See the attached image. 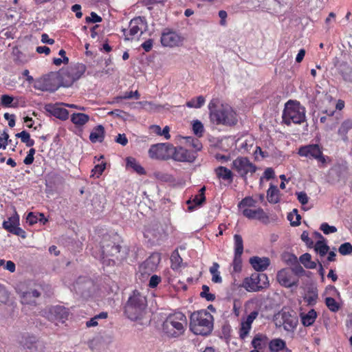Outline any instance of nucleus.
I'll return each mask as SVG.
<instances>
[{
	"instance_id": "a18cd8bd",
	"label": "nucleus",
	"mask_w": 352,
	"mask_h": 352,
	"mask_svg": "<svg viewBox=\"0 0 352 352\" xmlns=\"http://www.w3.org/2000/svg\"><path fill=\"white\" fill-rule=\"evenodd\" d=\"M171 261V267L173 270H177L182 262V258L179 256L177 252H175L173 253L170 257Z\"/></svg>"
},
{
	"instance_id": "412c9836",
	"label": "nucleus",
	"mask_w": 352,
	"mask_h": 352,
	"mask_svg": "<svg viewBox=\"0 0 352 352\" xmlns=\"http://www.w3.org/2000/svg\"><path fill=\"white\" fill-rule=\"evenodd\" d=\"M45 109L50 114L60 120H66L69 118V111L58 104H48L45 105Z\"/></svg>"
},
{
	"instance_id": "c03bdc74",
	"label": "nucleus",
	"mask_w": 352,
	"mask_h": 352,
	"mask_svg": "<svg viewBox=\"0 0 352 352\" xmlns=\"http://www.w3.org/2000/svg\"><path fill=\"white\" fill-rule=\"evenodd\" d=\"M325 304L328 309L333 312H337L340 309L339 304L331 297H327L325 298Z\"/></svg>"
},
{
	"instance_id": "864d4df0",
	"label": "nucleus",
	"mask_w": 352,
	"mask_h": 352,
	"mask_svg": "<svg viewBox=\"0 0 352 352\" xmlns=\"http://www.w3.org/2000/svg\"><path fill=\"white\" fill-rule=\"evenodd\" d=\"M120 251V246L119 245H113L111 246V250H109L107 248L103 250V254H105L107 256H115L116 254L119 253Z\"/></svg>"
},
{
	"instance_id": "aec40b11",
	"label": "nucleus",
	"mask_w": 352,
	"mask_h": 352,
	"mask_svg": "<svg viewBox=\"0 0 352 352\" xmlns=\"http://www.w3.org/2000/svg\"><path fill=\"white\" fill-rule=\"evenodd\" d=\"M162 45L173 47L182 43L181 36L175 32H164L161 36Z\"/></svg>"
},
{
	"instance_id": "49530a36",
	"label": "nucleus",
	"mask_w": 352,
	"mask_h": 352,
	"mask_svg": "<svg viewBox=\"0 0 352 352\" xmlns=\"http://www.w3.org/2000/svg\"><path fill=\"white\" fill-rule=\"evenodd\" d=\"M192 131L197 137H202L204 131L203 124L197 120H195L192 123Z\"/></svg>"
},
{
	"instance_id": "cd10ccee",
	"label": "nucleus",
	"mask_w": 352,
	"mask_h": 352,
	"mask_svg": "<svg viewBox=\"0 0 352 352\" xmlns=\"http://www.w3.org/2000/svg\"><path fill=\"white\" fill-rule=\"evenodd\" d=\"M280 192L276 186L270 185L267 192V199L270 203L277 204L279 202Z\"/></svg>"
},
{
	"instance_id": "6e6552de",
	"label": "nucleus",
	"mask_w": 352,
	"mask_h": 352,
	"mask_svg": "<svg viewBox=\"0 0 352 352\" xmlns=\"http://www.w3.org/2000/svg\"><path fill=\"white\" fill-rule=\"evenodd\" d=\"M147 27L146 22L144 17H135L133 19L129 26V30H124L125 39L131 40L135 36H141L146 30Z\"/></svg>"
},
{
	"instance_id": "e433bc0d",
	"label": "nucleus",
	"mask_w": 352,
	"mask_h": 352,
	"mask_svg": "<svg viewBox=\"0 0 352 352\" xmlns=\"http://www.w3.org/2000/svg\"><path fill=\"white\" fill-rule=\"evenodd\" d=\"M205 98L199 96L197 98H193L186 102V106L189 108H201L205 103Z\"/></svg>"
},
{
	"instance_id": "7ed1b4c3",
	"label": "nucleus",
	"mask_w": 352,
	"mask_h": 352,
	"mask_svg": "<svg viewBox=\"0 0 352 352\" xmlns=\"http://www.w3.org/2000/svg\"><path fill=\"white\" fill-rule=\"evenodd\" d=\"M213 329V316L206 310L192 313L190 317V329L197 335H208Z\"/></svg>"
},
{
	"instance_id": "c9c22d12",
	"label": "nucleus",
	"mask_w": 352,
	"mask_h": 352,
	"mask_svg": "<svg viewBox=\"0 0 352 352\" xmlns=\"http://www.w3.org/2000/svg\"><path fill=\"white\" fill-rule=\"evenodd\" d=\"M315 251L320 254V256H324L329 251V248L324 240H318L314 245Z\"/></svg>"
},
{
	"instance_id": "5fc2aeb1",
	"label": "nucleus",
	"mask_w": 352,
	"mask_h": 352,
	"mask_svg": "<svg viewBox=\"0 0 352 352\" xmlns=\"http://www.w3.org/2000/svg\"><path fill=\"white\" fill-rule=\"evenodd\" d=\"M296 196H297V199L298 200V201L302 204V205H305L308 203L309 201V197L307 196V195L306 194V192H297L296 193Z\"/></svg>"
},
{
	"instance_id": "72a5a7b5",
	"label": "nucleus",
	"mask_w": 352,
	"mask_h": 352,
	"mask_svg": "<svg viewBox=\"0 0 352 352\" xmlns=\"http://www.w3.org/2000/svg\"><path fill=\"white\" fill-rule=\"evenodd\" d=\"M50 81L51 79L45 78L43 82H41L39 86L36 87V88L42 91H47L50 92L56 91L58 88V86L56 84L52 83Z\"/></svg>"
},
{
	"instance_id": "13d9d810",
	"label": "nucleus",
	"mask_w": 352,
	"mask_h": 352,
	"mask_svg": "<svg viewBox=\"0 0 352 352\" xmlns=\"http://www.w3.org/2000/svg\"><path fill=\"white\" fill-rule=\"evenodd\" d=\"M302 241H304L308 247L314 246L313 241L309 237V233L307 231H304L300 236Z\"/></svg>"
},
{
	"instance_id": "bb28decb",
	"label": "nucleus",
	"mask_w": 352,
	"mask_h": 352,
	"mask_svg": "<svg viewBox=\"0 0 352 352\" xmlns=\"http://www.w3.org/2000/svg\"><path fill=\"white\" fill-rule=\"evenodd\" d=\"M89 120V116L82 113H75L71 116V121L76 126H83Z\"/></svg>"
},
{
	"instance_id": "3c124183",
	"label": "nucleus",
	"mask_w": 352,
	"mask_h": 352,
	"mask_svg": "<svg viewBox=\"0 0 352 352\" xmlns=\"http://www.w3.org/2000/svg\"><path fill=\"white\" fill-rule=\"evenodd\" d=\"M339 252L342 255H348L352 252V245L350 243H344L339 248Z\"/></svg>"
},
{
	"instance_id": "58836bf2",
	"label": "nucleus",
	"mask_w": 352,
	"mask_h": 352,
	"mask_svg": "<svg viewBox=\"0 0 352 352\" xmlns=\"http://www.w3.org/2000/svg\"><path fill=\"white\" fill-rule=\"evenodd\" d=\"M266 340L267 338L265 336H263L261 334H257L252 341V346L255 349H261L264 347L266 343Z\"/></svg>"
},
{
	"instance_id": "f03ea898",
	"label": "nucleus",
	"mask_w": 352,
	"mask_h": 352,
	"mask_svg": "<svg viewBox=\"0 0 352 352\" xmlns=\"http://www.w3.org/2000/svg\"><path fill=\"white\" fill-rule=\"evenodd\" d=\"M187 318L182 312L170 314L162 324V331L168 338H176L185 332Z\"/></svg>"
},
{
	"instance_id": "423d86ee",
	"label": "nucleus",
	"mask_w": 352,
	"mask_h": 352,
	"mask_svg": "<svg viewBox=\"0 0 352 352\" xmlns=\"http://www.w3.org/2000/svg\"><path fill=\"white\" fill-rule=\"evenodd\" d=\"M269 285L268 277L265 274L254 273L244 279L242 286L249 292H258Z\"/></svg>"
},
{
	"instance_id": "6ab92c4d",
	"label": "nucleus",
	"mask_w": 352,
	"mask_h": 352,
	"mask_svg": "<svg viewBox=\"0 0 352 352\" xmlns=\"http://www.w3.org/2000/svg\"><path fill=\"white\" fill-rule=\"evenodd\" d=\"M23 346L26 352H43V345L34 336H27L23 341Z\"/></svg>"
},
{
	"instance_id": "20e7f679",
	"label": "nucleus",
	"mask_w": 352,
	"mask_h": 352,
	"mask_svg": "<svg viewBox=\"0 0 352 352\" xmlns=\"http://www.w3.org/2000/svg\"><path fill=\"white\" fill-rule=\"evenodd\" d=\"M305 108L299 102L289 100L285 104L283 120L287 125L301 124L306 120Z\"/></svg>"
},
{
	"instance_id": "ddd939ff",
	"label": "nucleus",
	"mask_w": 352,
	"mask_h": 352,
	"mask_svg": "<svg viewBox=\"0 0 352 352\" xmlns=\"http://www.w3.org/2000/svg\"><path fill=\"white\" fill-rule=\"evenodd\" d=\"M278 282L285 287H291L296 285L298 281L297 276L293 274V271L289 268L282 269L277 273Z\"/></svg>"
},
{
	"instance_id": "4be33fe9",
	"label": "nucleus",
	"mask_w": 352,
	"mask_h": 352,
	"mask_svg": "<svg viewBox=\"0 0 352 352\" xmlns=\"http://www.w3.org/2000/svg\"><path fill=\"white\" fill-rule=\"evenodd\" d=\"M250 263L256 271L262 272L268 267L270 261L267 257L253 256L250 258Z\"/></svg>"
},
{
	"instance_id": "a211bd4d",
	"label": "nucleus",
	"mask_w": 352,
	"mask_h": 352,
	"mask_svg": "<svg viewBox=\"0 0 352 352\" xmlns=\"http://www.w3.org/2000/svg\"><path fill=\"white\" fill-rule=\"evenodd\" d=\"M258 314L257 311H252L247 316L245 320L241 322L239 332L241 339L245 340L248 337L252 328V324L258 316Z\"/></svg>"
},
{
	"instance_id": "09e8293b",
	"label": "nucleus",
	"mask_w": 352,
	"mask_h": 352,
	"mask_svg": "<svg viewBox=\"0 0 352 352\" xmlns=\"http://www.w3.org/2000/svg\"><path fill=\"white\" fill-rule=\"evenodd\" d=\"M200 295L202 298H205L208 301H213L215 299V295L210 293L209 287L206 285L202 286V292Z\"/></svg>"
},
{
	"instance_id": "473e14b6",
	"label": "nucleus",
	"mask_w": 352,
	"mask_h": 352,
	"mask_svg": "<svg viewBox=\"0 0 352 352\" xmlns=\"http://www.w3.org/2000/svg\"><path fill=\"white\" fill-rule=\"evenodd\" d=\"M257 201L252 197L243 198L238 204V208L242 210L245 208H252L256 207Z\"/></svg>"
},
{
	"instance_id": "4c0bfd02",
	"label": "nucleus",
	"mask_w": 352,
	"mask_h": 352,
	"mask_svg": "<svg viewBox=\"0 0 352 352\" xmlns=\"http://www.w3.org/2000/svg\"><path fill=\"white\" fill-rule=\"evenodd\" d=\"M15 136L18 138H20L21 142L25 143V145L28 147H31L34 144V140L30 138V133L25 131H23L16 133Z\"/></svg>"
},
{
	"instance_id": "c756f323",
	"label": "nucleus",
	"mask_w": 352,
	"mask_h": 352,
	"mask_svg": "<svg viewBox=\"0 0 352 352\" xmlns=\"http://www.w3.org/2000/svg\"><path fill=\"white\" fill-rule=\"evenodd\" d=\"M340 73L344 81L352 83V66L347 64L341 65Z\"/></svg>"
},
{
	"instance_id": "a19ab883",
	"label": "nucleus",
	"mask_w": 352,
	"mask_h": 352,
	"mask_svg": "<svg viewBox=\"0 0 352 352\" xmlns=\"http://www.w3.org/2000/svg\"><path fill=\"white\" fill-rule=\"evenodd\" d=\"M323 113H325L326 116H322L320 118V121L321 123H324L326 122H330L333 120V117L334 115H336V118H338V116H340V113L332 110H325Z\"/></svg>"
},
{
	"instance_id": "393cba45",
	"label": "nucleus",
	"mask_w": 352,
	"mask_h": 352,
	"mask_svg": "<svg viewBox=\"0 0 352 352\" xmlns=\"http://www.w3.org/2000/svg\"><path fill=\"white\" fill-rule=\"evenodd\" d=\"M104 138V129L102 125H98L90 133L89 140L92 143L102 142Z\"/></svg>"
},
{
	"instance_id": "b1692460",
	"label": "nucleus",
	"mask_w": 352,
	"mask_h": 352,
	"mask_svg": "<svg viewBox=\"0 0 352 352\" xmlns=\"http://www.w3.org/2000/svg\"><path fill=\"white\" fill-rule=\"evenodd\" d=\"M317 313L314 309H310L307 313L302 312L300 314L302 324L305 327H309L312 325L316 318Z\"/></svg>"
},
{
	"instance_id": "680f3d73",
	"label": "nucleus",
	"mask_w": 352,
	"mask_h": 352,
	"mask_svg": "<svg viewBox=\"0 0 352 352\" xmlns=\"http://www.w3.org/2000/svg\"><path fill=\"white\" fill-rule=\"evenodd\" d=\"M27 222L30 225H33L38 221V214L36 215L33 212H29L26 217Z\"/></svg>"
},
{
	"instance_id": "1a4fd4ad",
	"label": "nucleus",
	"mask_w": 352,
	"mask_h": 352,
	"mask_svg": "<svg viewBox=\"0 0 352 352\" xmlns=\"http://www.w3.org/2000/svg\"><path fill=\"white\" fill-rule=\"evenodd\" d=\"M275 323L276 327H283L287 331H294L298 324V319L289 312L282 311L276 316Z\"/></svg>"
},
{
	"instance_id": "79ce46f5",
	"label": "nucleus",
	"mask_w": 352,
	"mask_h": 352,
	"mask_svg": "<svg viewBox=\"0 0 352 352\" xmlns=\"http://www.w3.org/2000/svg\"><path fill=\"white\" fill-rule=\"evenodd\" d=\"M288 220L292 226H297L300 225V215L298 214L296 209H294L292 212L289 213L287 216Z\"/></svg>"
},
{
	"instance_id": "37998d69",
	"label": "nucleus",
	"mask_w": 352,
	"mask_h": 352,
	"mask_svg": "<svg viewBox=\"0 0 352 352\" xmlns=\"http://www.w3.org/2000/svg\"><path fill=\"white\" fill-rule=\"evenodd\" d=\"M205 190H206V187L204 186L199 190V194L196 195L194 197L192 201L195 204V205L201 206L205 201V200H206V197H205V194H204Z\"/></svg>"
},
{
	"instance_id": "4d7b16f0",
	"label": "nucleus",
	"mask_w": 352,
	"mask_h": 352,
	"mask_svg": "<svg viewBox=\"0 0 352 352\" xmlns=\"http://www.w3.org/2000/svg\"><path fill=\"white\" fill-rule=\"evenodd\" d=\"M9 298V294L6 289L0 285V304L5 303Z\"/></svg>"
},
{
	"instance_id": "4468645a",
	"label": "nucleus",
	"mask_w": 352,
	"mask_h": 352,
	"mask_svg": "<svg viewBox=\"0 0 352 352\" xmlns=\"http://www.w3.org/2000/svg\"><path fill=\"white\" fill-rule=\"evenodd\" d=\"M171 158L177 162H192L196 158V155L195 152L188 151L184 147L173 146Z\"/></svg>"
},
{
	"instance_id": "f3484780",
	"label": "nucleus",
	"mask_w": 352,
	"mask_h": 352,
	"mask_svg": "<svg viewBox=\"0 0 352 352\" xmlns=\"http://www.w3.org/2000/svg\"><path fill=\"white\" fill-rule=\"evenodd\" d=\"M242 214L249 219H257L263 222H266L268 220L267 214L260 207L243 209Z\"/></svg>"
},
{
	"instance_id": "7c9ffc66",
	"label": "nucleus",
	"mask_w": 352,
	"mask_h": 352,
	"mask_svg": "<svg viewBox=\"0 0 352 352\" xmlns=\"http://www.w3.org/2000/svg\"><path fill=\"white\" fill-rule=\"evenodd\" d=\"M215 173L217 176L226 181H232V173L230 170L224 167V166H219L215 169Z\"/></svg>"
},
{
	"instance_id": "0e129e2a",
	"label": "nucleus",
	"mask_w": 352,
	"mask_h": 352,
	"mask_svg": "<svg viewBox=\"0 0 352 352\" xmlns=\"http://www.w3.org/2000/svg\"><path fill=\"white\" fill-rule=\"evenodd\" d=\"M285 260L289 265H294L298 263L297 257L292 254H287L285 256Z\"/></svg>"
},
{
	"instance_id": "f8f14e48",
	"label": "nucleus",
	"mask_w": 352,
	"mask_h": 352,
	"mask_svg": "<svg viewBox=\"0 0 352 352\" xmlns=\"http://www.w3.org/2000/svg\"><path fill=\"white\" fill-rule=\"evenodd\" d=\"M146 307H140V306H135L127 302L125 306V314L127 318L132 320L138 322L140 324H144L142 321L146 314Z\"/></svg>"
},
{
	"instance_id": "052dcab7",
	"label": "nucleus",
	"mask_w": 352,
	"mask_h": 352,
	"mask_svg": "<svg viewBox=\"0 0 352 352\" xmlns=\"http://www.w3.org/2000/svg\"><path fill=\"white\" fill-rule=\"evenodd\" d=\"M8 138L9 135L8 134V133L3 131V133L1 134V137L0 138V148L5 149L6 148Z\"/></svg>"
},
{
	"instance_id": "774afa93",
	"label": "nucleus",
	"mask_w": 352,
	"mask_h": 352,
	"mask_svg": "<svg viewBox=\"0 0 352 352\" xmlns=\"http://www.w3.org/2000/svg\"><path fill=\"white\" fill-rule=\"evenodd\" d=\"M116 142L122 146H126L128 143V139L124 133L118 134L116 139Z\"/></svg>"
},
{
	"instance_id": "ea45409f",
	"label": "nucleus",
	"mask_w": 352,
	"mask_h": 352,
	"mask_svg": "<svg viewBox=\"0 0 352 352\" xmlns=\"http://www.w3.org/2000/svg\"><path fill=\"white\" fill-rule=\"evenodd\" d=\"M234 241V254L241 255L243 252V242L241 235L235 234Z\"/></svg>"
},
{
	"instance_id": "9b49d317",
	"label": "nucleus",
	"mask_w": 352,
	"mask_h": 352,
	"mask_svg": "<svg viewBox=\"0 0 352 352\" xmlns=\"http://www.w3.org/2000/svg\"><path fill=\"white\" fill-rule=\"evenodd\" d=\"M232 168L235 169L241 177H245L248 173H254L256 166L251 163L247 157H237L232 162Z\"/></svg>"
},
{
	"instance_id": "f704fd0d",
	"label": "nucleus",
	"mask_w": 352,
	"mask_h": 352,
	"mask_svg": "<svg viewBox=\"0 0 352 352\" xmlns=\"http://www.w3.org/2000/svg\"><path fill=\"white\" fill-rule=\"evenodd\" d=\"M285 346V342L280 338L271 340L269 344L270 349L272 352H278L284 349Z\"/></svg>"
},
{
	"instance_id": "a878e982",
	"label": "nucleus",
	"mask_w": 352,
	"mask_h": 352,
	"mask_svg": "<svg viewBox=\"0 0 352 352\" xmlns=\"http://www.w3.org/2000/svg\"><path fill=\"white\" fill-rule=\"evenodd\" d=\"M126 168L132 169L134 172L139 175H144L146 173L144 168L140 163L133 157H128L126 159Z\"/></svg>"
},
{
	"instance_id": "603ef678",
	"label": "nucleus",
	"mask_w": 352,
	"mask_h": 352,
	"mask_svg": "<svg viewBox=\"0 0 352 352\" xmlns=\"http://www.w3.org/2000/svg\"><path fill=\"white\" fill-rule=\"evenodd\" d=\"M105 169V164H97L92 169V175L99 177Z\"/></svg>"
},
{
	"instance_id": "39448f33",
	"label": "nucleus",
	"mask_w": 352,
	"mask_h": 352,
	"mask_svg": "<svg viewBox=\"0 0 352 352\" xmlns=\"http://www.w3.org/2000/svg\"><path fill=\"white\" fill-rule=\"evenodd\" d=\"M298 154L310 160H316L319 168H324L329 162V158L322 153V148L317 144L302 146L298 148Z\"/></svg>"
},
{
	"instance_id": "2eb2a0df",
	"label": "nucleus",
	"mask_w": 352,
	"mask_h": 352,
	"mask_svg": "<svg viewBox=\"0 0 352 352\" xmlns=\"http://www.w3.org/2000/svg\"><path fill=\"white\" fill-rule=\"evenodd\" d=\"M69 313L67 309L62 306H55L50 309L47 318L49 320L56 324L63 323L67 319Z\"/></svg>"
},
{
	"instance_id": "0eeeda50",
	"label": "nucleus",
	"mask_w": 352,
	"mask_h": 352,
	"mask_svg": "<svg viewBox=\"0 0 352 352\" xmlns=\"http://www.w3.org/2000/svg\"><path fill=\"white\" fill-rule=\"evenodd\" d=\"M173 146L170 143H158L151 146L148 155L152 159L166 160L171 158Z\"/></svg>"
},
{
	"instance_id": "de8ad7c7",
	"label": "nucleus",
	"mask_w": 352,
	"mask_h": 352,
	"mask_svg": "<svg viewBox=\"0 0 352 352\" xmlns=\"http://www.w3.org/2000/svg\"><path fill=\"white\" fill-rule=\"evenodd\" d=\"M233 270L232 272H239L241 270L242 260L241 255L234 254V257L232 263Z\"/></svg>"
},
{
	"instance_id": "338daca9",
	"label": "nucleus",
	"mask_w": 352,
	"mask_h": 352,
	"mask_svg": "<svg viewBox=\"0 0 352 352\" xmlns=\"http://www.w3.org/2000/svg\"><path fill=\"white\" fill-rule=\"evenodd\" d=\"M190 140L192 142L191 147L194 148L195 153L201 150L202 144L197 138L190 139Z\"/></svg>"
},
{
	"instance_id": "dca6fc26",
	"label": "nucleus",
	"mask_w": 352,
	"mask_h": 352,
	"mask_svg": "<svg viewBox=\"0 0 352 352\" xmlns=\"http://www.w3.org/2000/svg\"><path fill=\"white\" fill-rule=\"evenodd\" d=\"M21 302L25 305H35L36 299L40 296L41 292L36 288H30L25 291L17 290Z\"/></svg>"
},
{
	"instance_id": "bf43d9fd",
	"label": "nucleus",
	"mask_w": 352,
	"mask_h": 352,
	"mask_svg": "<svg viewBox=\"0 0 352 352\" xmlns=\"http://www.w3.org/2000/svg\"><path fill=\"white\" fill-rule=\"evenodd\" d=\"M161 282L160 276L157 275H153L150 278L148 286L151 288H155L158 285V284Z\"/></svg>"
},
{
	"instance_id": "e2e57ef3",
	"label": "nucleus",
	"mask_w": 352,
	"mask_h": 352,
	"mask_svg": "<svg viewBox=\"0 0 352 352\" xmlns=\"http://www.w3.org/2000/svg\"><path fill=\"white\" fill-rule=\"evenodd\" d=\"M101 21H102V18L94 12H92L91 13L90 16H87L86 18V21L87 23H89V22L97 23V22H100Z\"/></svg>"
},
{
	"instance_id": "6e6d98bb",
	"label": "nucleus",
	"mask_w": 352,
	"mask_h": 352,
	"mask_svg": "<svg viewBox=\"0 0 352 352\" xmlns=\"http://www.w3.org/2000/svg\"><path fill=\"white\" fill-rule=\"evenodd\" d=\"M14 98L12 96H10L9 95H2L1 97V102L2 105L5 107H10L11 105V103L13 102Z\"/></svg>"
},
{
	"instance_id": "2f4dec72",
	"label": "nucleus",
	"mask_w": 352,
	"mask_h": 352,
	"mask_svg": "<svg viewBox=\"0 0 352 352\" xmlns=\"http://www.w3.org/2000/svg\"><path fill=\"white\" fill-rule=\"evenodd\" d=\"M19 225V218L18 215L10 217L7 221L3 222V228L9 232H11V230Z\"/></svg>"
},
{
	"instance_id": "8fccbe9b",
	"label": "nucleus",
	"mask_w": 352,
	"mask_h": 352,
	"mask_svg": "<svg viewBox=\"0 0 352 352\" xmlns=\"http://www.w3.org/2000/svg\"><path fill=\"white\" fill-rule=\"evenodd\" d=\"M320 229L325 234H329L337 232V228L335 226H329L327 223H322L320 225Z\"/></svg>"
},
{
	"instance_id": "c85d7f7f",
	"label": "nucleus",
	"mask_w": 352,
	"mask_h": 352,
	"mask_svg": "<svg viewBox=\"0 0 352 352\" xmlns=\"http://www.w3.org/2000/svg\"><path fill=\"white\" fill-rule=\"evenodd\" d=\"M352 129V120L346 119L343 121L339 127L338 135H340L343 140H347L346 134L349 130Z\"/></svg>"
},
{
	"instance_id": "9d476101",
	"label": "nucleus",
	"mask_w": 352,
	"mask_h": 352,
	"mask_svg": "<svg viewBox=\"0 0 352 352\" xmlns=\"http://www.w3.org/2000/svg\"><path fill=\"white\" fill-rule=\"evenodd\" d=\"M160 261V258L159 255L152 254L139 265L137 274L143 278L149 276L157 269Z\"/></svg>"
},
{
	"instance_id": "5701e85b",
	"label": "nucleus",
	"mask_w": 352,
	"mask_h": 352,
	"mask_svg": "<svg viewBox=\"0 0 352 352\" xmlns=\"http://www.w3.org/2000/svg\"><path fill=\"white\" fill-rule=\"evenodd\" d=\"M127 302L131 304H134L135 306L136 307H147V301L146 296L138 291H134L133 294L129 297Z\"/></svg>"
},
{
	"instance_id": "69168bd1",
	"label": "nucleus",
	"mask_w": 352,
	"mask_h": 352,
	"mask_svg": "<svg viewBox=\"0 0 352 352\" xmlns=\"http://www.w3.org/2000/svg\"><path fill=\"white\" fill-rule=\"evenodd\" d=\"M10 233L21 236L23 239H25L26 237L25 232L22 228L19 227V226H17L13 230H12Z\"/></svg>"
},
{
	"instance_id": "f257e3e1",
	"label": "nucleus",
	"mask_w": 352,
	"mask_h": 352,
	"mask_svg": "<svg viewBox=\"0 0 352 352\" xmlns=\"http://www.w3.org/2000/svg\"><path fill=\"white\" fill-rule=\"evenodd\" d=\"M210 117L212 122L217 124L234 125L237 122V114L228 104H222L216 108V100H212L208 104Z\"/></svg>"
}]
</instances>
